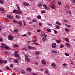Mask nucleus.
<instances>
[{
    "instance_id": "1",
    "label": "nucleus",
    "mask_w": 75,
    "mask_h": 75,
    "mask_svg": "<svg viewBox=\"0 0 75 75\" xmlns=\"http://www.w3.org/2000/svg\"><path fill=\"white\" fill-rule=\"evenodd\" d=\"M25 61H26V62H30V59L28 58V56L25 55Z\"/></svg>"
},
{
    "instance_id": "2",
    "label": "nucleus",
    "mask_w": 75,
    "mask_h": 75,
    "mask_svg": "<svg viewBox=\"0 0 75 75\" xmlns=\"http://www.w3.org/2000/svg\"><path fill=\"white\" fill-rule=\"evenodd\" d=\"M52 47L53 48H55L57 47V44L55 43H53L52 44Z\"/></svg>"
},
{
    "instance_id": "3",
    "label": "nucleus",
    "mask_w": 75,
    "mask_h": 75,
    "mask_svg": "<svg viewBox=\"0 0 75 75\" xmlns=\"http://www.w3.org/2000/svg\"><path fill=\"white\" fill-rule=\"evenodd\" d=\"M57 4V1L55 0L52 1L51 2V5H55Z\"/></svg>"
},
{
    "instance_id": "4",
    "label": "nucleus",
    "mask_w": 75,
    "mask_h": 75,
    "mask_svg": "<svg viewBox=\"0 0 75 75\" xmlns=\"http://www.w3.org/2000/svg\"><path fill=\"white\" fill-rule=\"evenodd\" d=\"M13 36H12L9 35L8 37V39L11 41L13 40Z\"/></svg>"
},
{
    "instance_id": "5",
    "label": "nucleus",
    "mask_w": 75,
    "mask_h": 75,
    "mask_svg": "<svg viewBox=\"0 0 75 75\" xmlns=\"http://www.w3.org/2000/svg\"><path fill=\"white\" fill-rule=\"evenodd\" d=\"M7 17L8 18H9V19H12L13 16L10 15H8L7 16Z\"/></svg>"
},
{
    "instance_id": "6",
    "label": "nucleus",
    "mask_w": 75,
    "mask_h": 75,
    "mask_svg": "<svg viewBox=\"0 0 75 75\" xmlns=\"http://www.w3.org/2000/svg\"><path fill=\"white\" fill-rule=\"evenodd\" d=\"M51 8L53 9H55L56 8V6H55V5H51Z\"/></svg>"
},
{
    "instance_id": "7",
    "label": "nucleus",
    "mask_w": 75,
    "mask_h": 75,
    "mask_svg": "<svg viewBox=\"0 0 75 75\" xmlns=\"http://www.w3.org/2000/svg\"><path fill=\"white\" fill-rule=\"evenodd\" d=\"M51 66L53 68H55V67H56V65H55V63H52L51 64Z\"/></svg>"
},
{
    "instance_id": "8",
    "label": "nucleus",
    "mask_w": 75,
    "mask_h": 75,
    "mask_svg": "<svg viewBox=\"0 0 75 75\" xmlns=\"http://www.w3.org/2000/svg\"><path fill=\"white\" fill-rule=\"evenodd\" d=\"M14 56L16 57H19V55L17 53H14Z\"/></svg>"
},
{
    "instance_id": "9",
    "label": "nucleus",
    "mask_w": 75,
    "mask_h": 75,
    "mask_svg": "<svg viewBox=\"0 0 75 75\" xmlns=\"http://www.w3.org/2000/svg\"><path fill=\"white\" fill-rule=\"evenodd\" d=\"M28 47L29 49H34V47H33L30 46H28Z\"/></svg>"
},
{
    "instance_id": "10",
    "label": "nucleus",
    "mask_w": 75,
    "mask_h": 75,
    "mask_svg": "<svg viewBox=\"0 0 75 75\" xmlns=\"http://www.w3.org/2000/svg\"><path fill=\"white\" fill-rule=\"evenodd\" d=\"M18 24L19 25H20V26H21L22 25V22H21V21H18Z\"/></svg>"
},
{
    "instance_id": "11",
    "label": "nucleus",
    "mask_w": 75,
    "mask_h": 75,
    "mask_svg": "<svg viewBox=\"0 0 75 75\" xmlns=\"http://www.w3.org/2000/svg\"><path fill=\"white\" fill-rule=\"evenodd\" d=\"M42 63L43 65H45V64H46V62L45 61L43 60L42 61Z\"/></svg>"
},
{
    "instance_id": "12",
    "label": "nucleus",
    "mask_w": 75,
    "mask_h": 75,
    "mask_svg": "<svg viewBox=\"0 0 75 75\" xmlns=\"http://www.w3.org/2000/svg\"><path fill=\"white\" fill-rule=\"evenodd\" d=\"M18 31H19V30L18 29H16L14 30V32L16 33H18Z\"/></svg>"
},
{
    "instance_id": "13",
    "label": "nucleus",
    "mask_w": 75,
    "mask_h": 75,
    "mask_svg": "<svg viewBox=\"0 0 75 75\" xmlns=\"http://www.w3.org/2000/svg\"><path fill=\"white\" fill-rule=\"evenodd\" d=\"M26 70L27 71H29V72H31V69L30 68H27Z\"/></svg>"
},
{
    "instance_id": "14",
    "label": "nucleus",
    "mask_w": 75,
    "mask_h": 75,
    "mask_svg": "<svg viewBox=\"0 0 75 75\" xmlns=\"http://www.w3.org/2000/svg\"><path fill=\"white\" fill-rule=\"evenodd\" d=\"M17 11L18 13L19 14H20L21 13H22V12H21L20 9H17Z\"/></svg>"
},
{
    "instance_id": "15",
    "label": "nucleus",
    "mask_w": 75,
    "mask_h": 75,
    "mask_svg": "<svg viewBox=\"0 0 75 75\" xmlns=\"http://www.w3.org/2000/svg\"><path fill=\"white\" fill-rule=\"evenodd\" d=\"M23 4L24 6H28V4L26 3H23Z\"/></svg>"
},
{
    "instance_id": "16",
    "label": "nucleus",
    "mask_w": 75,
    "mask_h": 75,
    "mask_svg": "<svg viewBox=\"0 0 75 75\" xmlns=\"http://www.w3.org/2000/svg\"><path fill=\"white\" fill-rule=\"evenodd\" d=\"M65 45L66 47H70L71 46V45L69 43H66Z\"/></svg>"
},
{
    "instance_id": "17",
    "label": "nucleus",
    "mask_w": 75,
    "mask_h": 75,
    "mask_svg": "<svg viewBox=\"0 0 75 75\" xmlns=\"http://www.w3.org/2000/svg\"><path fill=\"white\" fill-rule=\"evenodd\" d=\"M0 10L1 11H4V9L3 8H0Z\"/></svg>"
},
{
    "instance_id": "18",
    "label": "nucleus",
    "mask_w": 75,
    "mask_h": 75,
    "mask_svg": "<svg viewBox=\"0 0 75 75\" xmlns=\"http://www.w3.org/2000/svg\"><path fill=\"white\" fill-rule=\"evenodd\" d=\"M38 7H42V4H38Z\"/></svg>"
},
{
    "instance_id": "19",
    "label": "nucleus",
    "mask_w": 75,
    "mask_h": 75,
    "mask_svg": "<svg viewBox=\"0 0 75 75\" xmlns=\"http://www.w3.org/2000/svg\"><path fill=\"white\" fill-rule=\"evenodd\" d=\"M42 41H47V38H43L42 39Z\"/></svg>"
},
{
    "instance_id": "20",
    "label": "nucleus",
    "mask_w": 75,
    "mask_h": 75,
    "mask_svg": "<svg viewBox=\"0 0 75 75\" xmlns=\"http://www.w3.org/2000/svg\"><path fill=\"white\" fill-rule=\"evenodd\" d=\"M56 42H58V43H60L61 42V40H56Z\"/></svg>"
},
{
    "instance_id": "21",
    "label": "nucleus",
    "mask_w": 75,
    "mask_h": 75,
    "mask_svg": "<svg viewBox=\"0 0 75 75\" xmlns=\"http://www.w3.org/2000/svg\"><path fill=\"white\" fill-rule=\"evenodd\" d=\"M14 61L15 63H16V64L18 63V60L17 59H15Z\"/></svg>"
},
{
    "instance_id": "22",
    "label": "nucleus",
    "mask_w": 75,
    "mask_h": 75,
    "mask_svg": "<svg viewBox=\"0 0 75 75\" xmlns=\"http://www.w3.org/2000/svg\"><path fill=\"white\" fill-rule=\"evenodd\" d=\"M0 3H1V4H3V3H4V1L3 0H0Z\"/></svg>"
},
{
    "instance_id": "23",
    "label": "nucleus",
    "mask_w": 75,
    "mask_h": 75,
    "mask_svg": "<svg viewBox=\"0 0 75 75\" xmlns=\"http://www.w3.org/2000/svg\"><path fill=\"white\" fill-rule=\"evenodd\" d=\"M56 28H57V29H58V30L60 29V27H59V26L58 25H57L56 26Z\"/></svg>"
},
{
    "instance_id": "24",
    "label": "nucleus",
    "mask_w": 75,
    "mask_h": 75,
    "mask_svg": "<svg viewBox=\"0 0 75 75\" xmlns=\"http://www.w3.org/2000/svg\"><path fill=\"white\" fill-rule=\"evenodd\" d=\"M35 53L36 55H39L40 54V52L38 51H37L35 52Z\"/></svg>"
},
{
    "instance_id": "25",
    "label": "nucleus",
    "mask_w": 75,
    "mask_h": 75,
    "mask_svg": "<svg viewBox=\"0 0 75 75\" xmlns=\"http://www.w3.org/2000/svg\"><path fill=\"white\" fill-rule=\"evenodd\" d=\"M21 74H25V72L24 70H22L21 71Z\"/></svg>"
},
{
    "instance_id": "26",
    "label": "nucleus",
    "mask_w": 75,
    "mask_h": 75,
    "mask_svg": "<svg viewBox=\"0 0 75 75\" xmlns=\"http://www.w3.org/2000/svg\"><path fill=\"white\" fill-rule=\"evenodd\" d=\"M56 24H58V25H61V23H59V22H57L56 23Z\"/></svg>"
},
{
    "instance_id": "27",
    "label": "nucleus",
    "mask_w": 75,
    "mask_h": 75,
    "mask_svg": "<svg viewBox=\"0 0 75 75\" xmlns=\"http://www.w3.org/2000/svg\"><path fill=\"white\" fill-rule=\"evenodd\" d=\"M65 30L66 31H67V32H69V30L68 28H66L65 29Z\"/></svg>"
},
{
    "instance_id": "28",
    "label": "nucleus",
    "mask_w": 75,
    "mask_h": 75,
    "mask_svg": "<svg viewBox=\"0 0 75 75\" xmlns=\"http://www.w3.org/2000/svg\"><path fill=\"white\" fill-rule=\"evenodd\" d=\"M7 64V60H4L3 61V63Z\"/></svg>"
},
{
    "instance_id": "29",
    "label": "nucleus",
    "mask_w": 75,
    "mask_h": 75,
    "mask_svg": "<svg viewBox=\"0 0 75 75\" xmlns=\"http://www.w3.org/2000/svg\"><path fill=\"white\" fill-rule=\"evenodd\" d=\"M13 22L14 23H18V21H17L16 20H14L13 21Z\"/></svg>"
},
{
    "instance_id": "30",
    "label": "nucleus",
    "mask_w": 75,
    "mask_h": 75,
    "mask_svg": "<svg viewBox=\"0 0 75 75\" xmlns=\"http://www.w3.org/2000/svg\"><path fill=\"white\" fill-rule=\"evenodd\" d=\"M52 53L54 54H57V52L55 50H52Z\"/></svg>"
},
{
    "instance_id": "31",
    "label": "nucleus",
    "mask_w": 75,
    "mask_h": 75,
    "mask_svg": "<svg viewBox=\"0 0 75 75\" xmlns=\"http://www.w3.org/2000/svg\"><path fill=\"white\" fill-rule=\"evenodd\" d=\"M47 31L49 33H51V30H50V29H47Z\"/></svg>"
},
{
    "instance_id": "32",
    "label": "nucleus",
    "mask_w": 75,
    "mask_h": 75,
    "mask_svg": "<svg viewBox=\"0 0 75 75\" xmlns=\"http://www.w3.org/2000/svg\"><path fill=\"white\" fill-rule=\"evenodd\" d=\"M16 18H20V16L17 15L16 16Z\"/></svg>"
},
{
    "instance_id": "33",
    "label": "nucleus",
    "mask_w": 75,
    "mask_h": 75,
    "mask_svg": "<svg viewBox=\"0 0 75 75\" xmlns=\"http://www.w3.org/2000/svg\"><path fill=\"white\" fill-rule=\"evenodd\" d=\"M3 60H1L0 59V64H3Z\"/></svg>"
},
{
    "instance_id": "34",
    "label": "nucleus",
    "mask_w": 75,
    "mask_h": 75,
    "mask_svg": "<svg viewBox=\"0 0 75 75\" xmlns=\"http://www.w3.org/2000/svg\"><path fill=\"white\" fill-rule=\"evenodd\" d=\"M14 47H18V45L17 44H14Z\"/></svg>"
},
{
    "instance_id": "35",
    "label": "nucleus",
    "mask_w": 75,
    "mask_h": 75,
    "mask_svg": "<svg viewBox=\"0 0 75 75\" xmlns=\"http://www.w3.org/2000/svg\"><path fill=\"white\" fill-rule=\"evenodd\" d=\"M32 21L33 22H36L37 21V20L35 19H34L32 20Z\"/></svg>"
},
{
    "instance_id": "36",
    "label": "nucleus",
    "mask_w": 75,
    "mask_h": 75,
    "mask_svg": "<svg viewBox=\"0 0 75 75\" xmlns=\"http://www.w3.org/2000/svg\"><path fill=\"white\" fill-rule=\"evenodd\" d=\"M45 33H44V32H42L41 33V35H42V36H43L44 35H45Z\"/></svg>"
},
{
    "instance_id": "37",
    "label": "nucleus",
    "mask_w": 75,
    "mask_h": 75,
    "mask_svg": "<svg viewBox=\"0 0 75 75\" xmlns=\"http://www.w3.org/2000/svg\"><path fill=\"white\" fill-rule=\"evenodd\" d=\"M2 46H3L4 47H6V46H7L6 45H5L3 43H2Z\"/></svg>"
},
{
    "instance_id": "38",
    "label": "nucleus",
    "mask_w": 75,
    "mask_h": 75,
    "mask_svg": "<svg viewBox=\"0 0 75 75\" xmlns=\"http://www.w3.org/2000/svg\"><path fill=\"white\" fill-rule=\"evenodd\" d=\"M65 40L67 41V42H68V41H69V39H68V38H65Z\"/></svg>"
},
{
    "instance_id": "39",
    "label": "nucleus",
    "mask_w": 75,
    "mask_h": 75,
    "mask_svg": "<svg viewBox=\"0 0 75 75\" xmlns=\"http://www.w3.org/2000/svg\"><path fill=\"white\" fill-rule=\"evenodd\" d=\"M37 18H38L40 19L41 18V16L40 15H39L37 16Z\"/></svg>"
},
{
    "instance_id": "40",
    "label": "nucleus",
    "mask_w": 75,
    "mask_h": 75,
    "mask_svg": "<svg viewBox=\"0 0 75 75\" xmlns=\"http://www.w3.org/2000/svg\"><path fill=\"white\" fill-rule=\"evenodd\" d=\"M63 47H64V45L62 44L60 46V48H63Z\"/></svg>"
},
{
    "instance_id": "41",
    "label": "nucleus",
    "mask_w": 75,
    "mask_h": 75,
    "mask_svg": "<svg viewBox=\"0 0 75 75\" xmlns=\"http://www.w3.org/2000/svg\"><path fill=\"white\" fill-rule=\"evenodd\" d=\"M16 6L17 7V8H18V10H19L20 9V7H19V6H18V5H16Z\"/></svg>"
},
{
    "instance_id": "42",
    "label": "nucleus",
    "mask_w": 75,
    "mask_h": 75,
    "mask_svg": "<svg viewBox=\"0 0 75 75\" xmlns=\"http://www.w3.org/2000/svg\"><path fill=\"white\" fill-rule=\"evenodd\" d=\"M45 73L46 74H48V70H46V71H45Z\"/></svg>"
},
{
    "instance_id": "43",
    "label": "nucleus",
    "mask_w": 75,
    "mask_h": 75,
    "mask_svg": "<svg viewBox=\"0 0 75 75\" xmlns=\"http://www.w3.org/2000/svg\"><path fill=\"white\" fill-rule=\"evenodd\" d=\"M65 55L66 56H69V54L67 53H65Z\"/></svg>"
},
{
    "instance_id": "44",
    "label": "nucleus",
    "mask_w": 75,
    "mask_h": 75,
    "mask_svg": "<svg viewBox=\"0 0 75 75\" xmlns=\"http://www.w3.org/2000/svg\"><path fill=\"white\" fill-rule=\"evenodd\" d=\"M66 26H67V27H68V28H69V27H71V25H66Z\"/></svg>"
},
{
    "instance_id": "45",
    "label": "nucleus",
    "mask_w": 75,
    "mask_h": 75,
    "mask_svg": "<svg viewBox=\"0 0 75 75\" xmlns=\"http://www.w3.org/2000/svg\"><path fill=\"white\" fill-rule=\"evenodd\" d=\"M45 13V11H41V13Z\"/></svg>"
},
{
    "instance_id": "46",
    "label": "nucleus",
    "mask_w": 75,
    "mask_h": 75,
    "mask_svg": "<svg viewBox=\"0 0 75 75\" xmlns=\"http://www.w3.org/2000/svg\"><path fill=\"white\" fill-rule=\"evenodd\" d=\"M43 36L45 38H46V37H47V35L46 34H45V35Z\"/></svg>"
},
{
    "instance_id": "47",
    "label": "nucleus",
    "mask_w": 75,
    "mask_h": 75,
    "mask_svg": "<svg viewBox=\"0 0 75 75\" xmlns=\"http://www.w3.org/2000/svg\"><path fill=\"white\" fill-rule=\"evenodd\" d=\"M46 10H50V8L48 7H46L45 8Z\"/></svg>"
},
{
    "instance_id": "48",
    "label": "nucleus",
    "mask_w": 75,
    "mask_h": 75,
    "mask_svg": "<svg viewBox=\"0 0 75 75\" xmlns=\"http://www.w3.org/2000/svg\"><path fill=\"white\" fill-rule=\"evenodd\" d=\"M6 69L7 70H10V68H9V67H6Z\"/></svg>"
},
{
    "instance_id": "49",
    "label": "nucleus",
    "mask_w": 75,
    "mask_h": 75,
    "mask_svg": "<svg viewBox=\"0 0 75 75\" xmlns=\"http://www.w3.org/2000/svg\"><path fill=\"white\" fill-rule=\"evenodd\" d=\"M39 24L40 25H42V23L40 22L39 23Z\"/></svg>"
},
{
    "instance_id": "50",
    "label": "nucleus",
    "mask_w": 75,
    "mask_h": 75,
    "mask_svg": "<svg viewBox=\"0 0 75 75\" xmlns=\"http://www.w3.org/2000/svg\"><path fill=\"white\" fill-rule=\"evenodd\" d=\"M22 50H27V48L24 47V48H23L22 49Z\"/></svg>"
},
{
    "instance_id": "51",
    "label": "nucleus",
    "mask_w": 75,
    "mask_h": 75,
    "mask_svg": "<svg viewBox=\"0 0 75 75\" xmlns=\"http://www.w3.org/2000/svg\"><path fill=\"white\" fill-rule=\"evenodd\" d=\"M5 48L6 49H9V47L8 46H6Z\"/></svg>"
},
{
    "instance_id": "52",
    "label": "nucleus",
    "mask_w": 75,
    "mask_h": 75,
    "mask_svg": "<svg viewBox=\"0 0 75 75\" xmlns=\"http://www.w3.org/2000/svg\"><path fill=\"white\" fill-rule=\"evenodd\" d=\"M67 64H65V63H64L63 64V66H67Z\"/></svg>"
},
{
    "instance_id": "53",
    "label": "nucleus",
    "mask_w": 75,
    "mask_h": 75,
    "mask_svg": "<svg viewBox=\"0 0 75 75\" xmlns=\"http://www.w3.org/2000/svg\"><path fill=\"white\" fill-rule=\"evenodd\" d=\"M0 41H1V42H3V39H1V38H0Z\"/></svg>"
},
{
    "instance_id": "54",
    "label": "nucleus",
    "mask_w": 75,
    "mask_h": 75,
    "mask_svg": "<svg viewBox=\"0 0 75 75\" xmlns=\"http://www.w3.org/2000/svg\"><path fill=\"white\" fill-rule=\"evenodd\" d=\"M37 32H40L41 31V30H37Z\"/></svg>"
},
{
    "instance_id": "55",
    "label": "nucleus",
    "mask_w": 75,
    "mask_h": 75,
    "mask_svg": "<svg viewBox=\"0 0 75 75\" xmlns=\"http://www.w3.org/2000/svg\"><path fill=\"white\" fill-rule=\"evenodd\" d=\"M13 13H16L17 12V11L14 10V11H13Z\"/></svg>"
},
{
    "instance_id": "56",
    "label": "nucleus",
    "mask_w": 75,
    "mask_h": 75,
    "mask_svg": "<svg viewBox=\"0 0 75 75\" xmlns=\"http://www.w3.org/2000/svg\"><path fill=\"white\" fill-rule=\"evenodd\" d=\"M10 67H11V68H13V64H11L10 65Z\"/></svg>"
},
{
    "instance_id": "57",
    "label": "nucleus",
    "mask_w": 75,
    "mask_h": 75,
    "mask_svg": "<svg viewBox=\"0 0 75 75\" xmlns=\"http://www.w3.org/2000/svg\"><path fill=\"white\" fill-rule=\"evenodd\" d=\"M22 36V37H26V36H27V35H26L25 34L23 35Z\"/></svg>"
},
{
    "instance_id": "58",
    "label": "nucleus",
    "mask_w": 75,
    "mask_h": 75,
    "mask_svg": "<svg viewBox=\"0 0 75 75\" xmlns=\"http://www.w3.org/2000/svg\"><path fill=\"white\" fill-rule=\"evenodd\" d=\"M23 23L25 25H26V23H25V22L23 21Z\"/></svg>"
},
{
    "instance_id": "59",
    "label": "nucleus",
    "mask_w": 75,
    "mask_h": 75,
    "mask_svg": "<svg viewBox=\"0 0 75 75\" xmlns=\"http://www.w3.org/2000/svg\"><path fill=\"white\" fill-rule=\"evenodd\" d=\"M54 32L55 34H57V30H54Z\"/></svg>"
},
{
    "instance_id": "60",
    "label": "nucleus",
    "mask_w": 75,
    "mask_h": 75,
    "mask_svg": "<svg viewBox=\"0 0 75 75\" xmlns=\"http://www.w3.org/2000/svg\"><path fill=\"white\" fill-rule=\"evenodd\" d=\"M48 25L49 26H50V27H52V24H48Z\"/></svg>"
},
{
    "instance_id": "61",
    "label": "nucleus",
    "mask_w": 75,
    "mask_h": 75,
    "mask_svg": "<svg viewBox=\"0 0 75 75\" xmlns=\"http://www.w3.org/2000/svg\"><path fill=\"white\" fill-rule=\"evenodd\" d=\"M58 3L59 4V5H61V2L58 1Z\"/></svg>"
},
{
    "instance_id": "62",
    "label": "nucleus",
    "mask_w": 75,
    "mask_h": 75,
    "mask_svg": "<svg viewBox=\"0 0 75 75\" xmlns=\"http://www.w3.org/2000/svg\"><path fill=\"white\" fill-rule=\"evenodd\" d=\"M1 48H5V47L2 45L1 46Z\"/></svg>"
},
{
    "instance_id": "63",
    "label": "nucleus",
    "mask_w": 75,
    "mask_h": 75,
    "mask_svg": "<svg viewBox=\"0 0 75 75\" xmlns=\"http://www.w3.org/2000/svg\"><path fill=\"white\" fill-rule=\"evenodd\" d=\"M66 8H67V9H68V8H69V7L68 6H66Z\"/></svg>"
},
{
    "instance_id": "64",
    "label": "nucleus",
    "mask_w": 75,
    "mask_h": 75,
    "mask_svg": "<svg viewBox=\"0 0 75 75\" xmlns=\"http://www.w3.org/2000/svg\"><path fill=\"white\" fill-rule=\"evenodd\" d=\"M43 6H44V7H47V5H45V4H44Z\"/></svg>"
}]
</instances>
